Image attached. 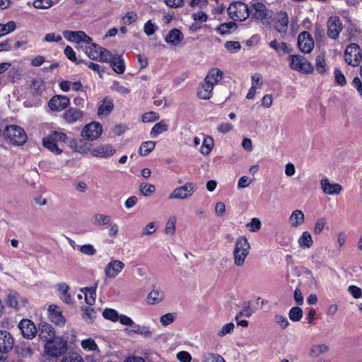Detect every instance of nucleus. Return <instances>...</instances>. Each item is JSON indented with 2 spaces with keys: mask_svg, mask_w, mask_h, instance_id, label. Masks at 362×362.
<instances>
[{
  "mask_svg": "<svg viewBox=\"0 0 362 362\" xmlns=\"http://www.w3.org/2000/svg\"><path fill=\"white\" fill-rule=\"evenodd\" d=\"M249 17L255 21H268L272 17V11L267 8L263 0H252L249 5Z\"/></svg>",
  "mask_w": 362,
  "mask_h": 362,
  "instance_id": "nucleus-1",
  "label": "nucleus"
},
{
  "mask_svg": "<svg viewBox=\"0 0 362 362\" xmlns=\"http://www.w3.org/2000/svg\"><path fill=\"white\" fill-rule=\"evenodd\" d=\"M250 245L245 236H239L235 244L233 250L234 264L237 267H243L245 259L250 254Z\"/></svg>",
  "mask_w": 362,
  "mask_h": 362,
  "instance_id": "nucleus-2",
  "label": "nucleus"
},
{
  "mask_svg": "<svg viewBox=\"0 0 362 362\" xmlns=\"http://www.w3.org/2000/svg\"><path fill=\"white\" fill-rule=\"evenodd\" d=\"M4 138L8 140L13 146H23L28 140V136L25 130L20 126L11 124L4 129Z\"/></svg>",
  "mask_w": 362,
  "mask_h": 362,
  "instance_id": "nucleus-3",
  "label": "nucleus"
},
{
  "mask_svg": "<svg viewBox=\"0 0 362 362\" xmlns=\"http://www.w3.org/2000/svg\"><path fill=\"white\" fill-rule=\"evenodd\" d=\"M67 140L68 136L65 133L54 131L42 139V144L51 152L59 155L62 152V150L58 147L59 143H65Z\"/></svg>",
  "mask_w": 362,
  "mask_h": 362,
  "instance_id": "nucleus-4",
  "label": "nucleus"
},
{
  "mask_svg": "<svg viewBox=\"0 0 362 362\" xmlns=\"http://www.w3.org/2000/svg\"><path fill=\"white\" fill-rule=\"evenodd\" d=\"M228 13L233 20L243 21L249 18V5L241 1L233 2L228 8Z\"/></svg>",
  "mask_w": 362,
  "mask_h": 362,
  "instance_id": "nucleus-5",
  "label": "nucleus"
},
{
  "mask_svg": "<svg viewBox=\"0 0 362 362\" xmlns=\"http://www.w3.org/2000/svg\"><path fill=\"white\" fill-rule=\"evenodd\" d=\"M67 351V341L60 337H57L51 341L45 344V351L47 354L58 357L62 356Z\"/></svg>",
  "mask_w": 362,
  "mask_h": 362,
  "instance_id": "nucleus-6",
  "label": "nucleus"
},
{
  "mask_svg": "<svg viewBox=\"0 0 362 362\" xmlns=\"http://www.w3.org/2000/svg\"><path fill=\"white\" fill-rule=\"evenodd\" d=\"M290 61V67L293 70L304 74H310L313 71L312 64L302 55H291Z\"/></svg>",
  "mask_w": 362,
  "mask_h": 362,
  "instance_id": "nucleus-7",
  "label": "nucleus"
},
{
  "mask_svg": "<svg viewBox=\"0 0 362 362\" xmlns=\"http://www.w3.org/2000/svg\"><path fill=\"white\" fill-rule=\"evenodd\" d=\"M346 62L353 66H358L362 59V52L360 47L355 43L350 44L344 52Z\"/></svg>",
  "mask_w": 362,
  "mask_h": 362,
  "instance_id": "nucleus-8",
  "label": "nucleus"
},
{
  "mask_svg": "<svg viewBox=\"0 0 362 362\" xmlns=\"http://www.w3.org/2000/svg\"><path fill=\"white\" fill-rule=\"evenodd\" d=\"M195 190V185L192 182H187L183 186L175 188L169 195V199H185L190 197Z\"/></svg>",
  "mask_w": 362,
  "mask_h": 362,
  "instance_id": "nucleus-9",
  "label": "nucleus"
},
{
  "mask_svg": "<svg viewBox=\"0 0 362 362\" xmlns=\"http://www.w3.org/2000/svg\"><path fill=\"white\" fill-rule=\"evenodd\" d=\"M103 132V128L99 122H93L86 125L82 132L81 136L83 139L93 141L98 139Z\"/></svg>",
  "mask_w": 362,
  "mask_h": 362,
  "instance_id": "nucleus-10",
  "label": "nucleus"
},
{
  "mask_svg": "<svg viewBox=\"0 0 362 362\" xmlns=\"http://www.w3.org/2000/svg\"><path fill=\"white\" fill-rule=\"evenodd\" d=\"M343 28L340 18L337 16H332L327 21V36L333 40L339 37Z\"/></svg>",
  "mask_w": 362,
  "mask_h": 362,
  "instance_id": "nucleus-11",
  "label": "nucleus"
},
{
  "mask_svg": "<svg viewBox=\"0 0 362 362\" xmlns=\"http://www.w3.org/2000/svg\"><path fill=\"white\" fill-rule=\"evenodd\" d=\"M64 37L69 42L80 43L84 42L85 44L91 43L92 38L88 36L85 32L78 30V31H71V30H64L63 32Z\"/></svg>",
  "mask_w": 362,
  "mask_h": 362,
  "instance_id": "nucleus-12",
  "label": "nucleus"
},
{
  "mask_svg": "<svg viewBox=\"0 0 362 362\" xmlns=\"http://www.w3.org/2000/svg\"><path fill=\"white\" fill-rule=\"evenodd\" d=\"M298 46L300 50L304 53H310L314 48V41L312 35L307 31H303L298 35Z\"/></svg>",
  "mask_w": 362,
  "mask_h": 362,
  "instance_id": "nucleus-13",
  "label": "nucleus"
},
{
  "mask_svg": "<svg viewBox=\"0 0 362 362\" xmlns=\"http://www.w3.org/2000/svg\"><path fill=\"white\" fill-rule=\"evenodd\" d=\"M13 346V339L11 334L6 330H0V360L4 354L8 353Z\"/></svg>",
  "mask_w": 362,
  "mask_h": 362,
  "instance_id": "nucleus-14",
  "label": "nucleus"
},
{
  "mask_svg": "<svg viewBox=\"0 0 362 362\" xmlns=\"http://www.w3.org/2000/svg\"><path fill=\"white\" fill-rule=\"evenodd\" d=\"M69 103L70 100L67 96L56 95L49 100L48 106L52 111L60 112L66 108Z\"/></svg>",
  "mask_w": 362,
  "mask_h": 362,
  "instance_id": "nucleus-15",
  "label": "nucleus"
},
{
  "mask_svg": "<svg viewBox=\"0 0 362 362\" xmlns=\"http://www.w3.org/2000/svg\"><path fill=\"white\" fill-rule=\"evenodd\" d=\"M22 335L27 339H33L37 334L35 325L30 320L23 319L18 324Z\"/></svg>",
  "mask_w": 362,
  "mask_h": 362,
  "instance_id": "nucleus-16",
  "label": "nucleus"
},
{
  "mask_svg": "<svg viewBox=\"0 0 362 362\" xmlns=\"http://www.w3.org/2000/svg\"><path fill=\"white\" fill-rule=\"evenodd\" d=\"M288 22L289 18L285 11H281L277 13L274 21L276 30L281 34L286 33L288 30Z\"/></svg>",
  "mask_w": 362,
  "mask_h": 362,
  "instance_id": "nucleus-17",
  "label": "nucleus"
},
{
  "mask_svg": "<svg viewBox=\"0 0 362 362\" xmlns=\"http://www.w3.org/2000/svg\"><path fill=\"white\" fill-rule=\"evenodd\" d=\"M124 268V264L119 260H111L105 267V275L110 279L116 277Z\"/></svg>",
  "mask_w": 362,
  "mask_h": 362,
  "instance_id": "nucleus-18",
  "label": "nucleus"
},
{
  "mask_svg": "<svg viewBox=\"0 0 362 362\" xmlns=\"http://www.w3.org/2000/svg\"><path fill=\"white\" fill-rule=\"evenodd\" d=\"M83 112L76 107H70L63 114V119L68 124H74L82 121Z\"/></svg>",
  "mask_w": 362,
  "mask_h": 362,
  "instance_id": "nucleus-19",
  "label": "nucleus"
},
{
  "mask_svg": "<svg viewBox=\"0 0 362 362\" xmlns=\"http://www.w3.org/2000/svg\"><path fill=\"white\" fill-rule=\"evenodd\" d=\"M320 185L323 192L329 195L339 194L343 190L341 185L330 183L327 178L321 180Z\"/></svg>",
  "mask_w": 362,
  "mask_h": 362,
  "instance_id": "nucleus-20",
  "label": "nucleus"
},
{
  "mask_svg": "<svg viewBox=\"0 0 362 362\" xmlns=\"http://www.w3.org/2000/svg\"><path fill=\"white\" fill-rule=\"evenodd\" d=\"M27 300L17 292L11 291L8 295L7 304L9 307L19 310L25 305Z\"/></svg>",
  "mask_w": 362,
  "mask_h": 362,
  "instance_id": "nucleus-21",
  "label": "nucleus"
},
{
  "mask_svg": "<svg viewBox=\"0 0 362 362\" xmlns=\"http://www.w3.org/2000/svg\"><path fill=\"white\" fill-rule=\"evenodd\" d=\"M38 336L45 344H47L55 338V333L50 325L44 323L39 327Z\"/></svg>",
  "mask_w": 362,
  "mask_h": 362,
  "instance_id": "nucleus-22",
  "label": "nucleus"
},
{
  "mask_svg": "<svg viewBox=\"0 0 362 362\" xmlns=\"http://www.w3.org/2000/svg\"><path fill=\"white\" fill-rule=\"evenodd\" d=\"M184 35L182 32L177 28H173L165 37V42L167 44L177 46L182 41Z\"/></svg>",
  "mask_w": 362,
  "mask_h": 362,
  "instance_id": "nucleus-23",
  "label": "nucleus"
},
{
  "mask_svg": "<svg viewBox=\"0 0 362 362\" xmlns=\"http://www.w3.org/2000/svg\"><path fill=\"white\" fill-rule=\"evenodd\" d=\"M115 152V150L113 147L111 145L107 144L94 148L91 151V154L95 157L107 158L112 156Z\"/></svg>",
  "mask_w": 362,
  "mask_h": 362,
  "instance_id": "nucleus-24",
  "label": "nucleus"
},
{
  "mask_svg": "<svg viewBox=\"0 0 362 362\" xmlns=\"http://www.w3.org/2000/svg\"><path fill=\"white\" fill-rule=\"evenodd\" d=\"M214 86L204 80L197 88V96L200 99L208 100L212 96Z\"/></svg>",
  "mask_w": 362,
  "mask_h": 362,
  "instance_id": "nucleus-25",
  "label": "nucleus"
},
{
  "mask_svg": "<svg viewBox=\"0 0 362 362\" xmlns=\"http://www.w3.org/2000/svg\"><path fill=\"white\" fill-rule=\"evenodd\" d=\"M223 76V73L218 68L211 69L204 78V81L211 84L214 87L217 84Z\"/></svg>",
  "mask_w": 362,
  "mask_h": 362,
  "instance_id": "nucleus-26",
  "label": "nucleus"
},
{
  "mask_svg": "<svg viewBox=\"0 0 362 362\" xmlns=\"http://www.w3.org/2000/svg\"><path fill=\"white\" fill-rule=\"evenodd\" d=\"M49 318L50 320L58 326H63L65 322V318L62 313L58 310L56 305H51L49 307Z\"/></svg>",
  "mask_w": 362,
  "mask_h": 362,
  "instance_id": "nucleus-27",
  "label": "nucleus"
},
{
  "mask_svg": "<svg viewBox=\"0 0 362 362\" xmlns=\"http://www.w3.org/2000/svg\"><path fill=\"white\" fill-rule=\"evenodd\" d=\"M305 221L304 213L299 209L294 210L288 218V222L292 228H297Z\"/></svg>",
  "mask_w": 362,
  "mask_h": 362,
  "instance_id": "nucleus-28",
  "label": "nucleus"
},
{
  "mask_svg": "<svg viewBox=\"0 0 362 362\" xmlns=\"http://www.w3.org/2000/svg\"><path fill=\"white\" fill-rule=\"evenodd\" d=\"M164 292L161 289L153 288L147 296L148 303L150 305L158 304L164 299Z\"/></svg>",
  "mask_w": 362,
  "mask_h": 362,
  "instance_id": "nucleus-29",
  "label": "nucleus"
},
{
  "mask_svg": "<svg viewBox=\"0 0 362 362\" xmlns=\"http://www.w3.org/2000/svg\"><path fill=\"white\" fill-rule=\"evenodd\" d=\"M57 289L59 293L60 298L66 304L72 303L71 298L69 293V286L66 283H62L57 285Z\"/></svg>",
  "mask_w": 362,
  "mask_h": 362,
  "instance_id": "nucleus-30",
  "label": "nucleus"
},
{
  "mask_svg": "<svg viewBox=\"0 0 362 362\" xmlns=\"http://www.w3.org/2000/svg\"><path fill=\"white\" fill-rule=\"evenodd\" d=\"M114 107L112 100L110 98L105 97L102 105L99 107L98 114L99 116H106L109 115Z\"/></svg>",
  "mask_w": 362,
  "mask_h": 362,
  "instance_id": "nucleus-31",
  "label": "nucleus"
},
{
  "mask_svg": "<svg viewBox=\"0 0 362 362\" xmlns=\"http://www.w3.org/2000/svg\"><path fill=\"white\" fill-rule=\"evenodd\" d=\"M110 66L117 74H123L125 71V64L121 55L115 56L110 61Z\"/></svg>",
  "mask_w": 362,
  "mask_h": 362,
  "instance_id": "nucleus-32",
  "label": "nucleus"
},
{
  "mask_svg": "<svg viewBox=\"0 0 362 362\" xmlns=\"http://www.w3.org/2000/svg\"><path fill=\"white\" fill-rule=\"evenodd\" d=\"M30 88L34 95H42L45 90V85L41 78H36L32 81Z\"/></svg>",
  "mask_w": 362,
  "mask_h": 362,
  "instance_id": "nucleus-33",
  "label": "nucleus"
},
{
  "mask_svg": "<svg viewBox=\"0 0 362 362\" xmlns=\"http://www.w3.org/2000/svg\"><path fill=\"white\" fill-rule=\"evenodd\" d=\"M329 346L326 344H317L311 346L310 349V356L311 357H317L329 351Z\"/></svg>",
  "mask_w": 362,
  "mask_h": 362,
  "instance_id": "nucleus-34",
  "label": "nucleus"
},
{
  "mask_svg": "<svg viewBox=\"0 0 362 362\" xmlns=\"http://www.w3.org/2000/svg\"><path fill=\"white\" fill-rule=\"evenodd\" d=\"M89 45V47L86 49V54L88 55V57L90 59H93V60H98V58H100V52L102 50V47H100V45L95 44V43H93L91 42V43L88 44Z\"/></svg>",
  "mask_w": 362,
  "mask_h": 362,
  "instance_id": "nucleus-35",
  "label": "nucleus"
},
{
  "mask_svg": "<svg viewBox=\"0 0 362 362\" xmlns=\"http://www.w3.org/2000/svg\"><path fill=\"white\" fill-rule=\"evenodd\" d=\"M111 222V216L103 214H95L93 217V223L96 226L108 225Z\"/></svg>",
  "mask_w": 362,
  "mask_h": 362,
  "instance_id": "nucleus-36",
  "label": "nucleus"
},
{
  "mask_svg": "<svg viewBox=\"0 0 362 362\" xmlns=\"http://www.w3.org/2000/svg\"><path fill=\"white\" fill-rule=\"evenodd\" d=\"M168 129V125L164 120H161L152 127L150 135L152 138H156L158 135L166 132Z\"/></svg>",
  "mask_w": 362,
  "mask_h": 362,
  "instance_id": "nucleus-37",
  "label": "nucleus"
},
{
  "mask_svg": "<svg viewBox=\"0 0 362 362\" xmlns=\"http://www.w3.org/2000/svg\"><path fill=\"white\" fill-rule=\"evenodd\" d=\"M85 296V301L88 305H93L95 301L96 287L83 288L81 289Z\"/></svg>",
  "mask_w": 362,
  "mask_h": 362,
  "instance_id": "nucleus-38",
  "label": "nucleus"
},
{
  "mask_svg": "<svg viewBox=\"0 0 362 362\" xmlns=\"http://www.w3.org/2000/svg\"><path fill=\"white\" fill-rule=\"evenodd\" d=\"M300 247L310 248L313 244L312 235L308 231H304L298 240Z\"/></svg>",
  "mask_w": 362,
  "mask_h": 362,
  "instance_id": "nucleus-39",
  "label": "nucleus"
},
{
  "mask_svg": "<svg viewBox=\"0 0 362 362\" xmlns=\"http://www.w3.org/2000/svg\"><path fill=\"white\" fill-rule=\"evenodd\" d=\"M269 47L274 49L276 52H282L284 54L291 53V49L284 42H279L276 40L270 42Z\"/></svg>",
  "mask_w": 362,
  "mask_h": 362,
  "instance_id": "nucleus-40",
  "label": "nucleus"
},
{
  "mask_svg": "<svg viewBox=\"0 0 362 362\" xmlns=\"http://www.w3.org/2000/svg\"><path fill=\"white\" fill-rule=\"evenodd\" d=\"M155 146L156 141H148L142 142L139 153L142 156H146L155 148Z\"/></svg>",
  "mask_w": 362,
  "mask_h": 362,
  "instance_id": "nucleus-41",
  "label": "nucleus"
},
{
  "mask_svg": "<svg viewBox=\"0 0 362 362\" xmlns=\"http://www.w3.org/2000/svg\"><path fill=\"white\" fill-rule=\"evenodd\" d=\"M214 146V140L211 136H207L204 139L202 144L200 148V152L207 156L210 153Z\"/></svg>",
  "mask_w": 362,
  "mask_h": 362,
  "instance_id": "nucleus-42",
  "label": "nucleus"
},
{
  "mask_svg": "<svg viewBox=\"0 0 362 362\" xmlns=\"http://www.w3.org/2000/svg\"><path fill=\"white\" fill-rule=\"evenodd\" d=\"M202 362H226L221 356L210 352L204 353L202 355Z\"/></svg>",
  "mask_w": 362,
  "mask_h": 362,
  "instance_id": "nucleus-43",
  "label": "nucleus"
},
{
  "mask_svg": "<svg viewBox=\"0 0 362 362\" xmlns=\"http://www.w3.org/2000/svg\"><path fill=\"white\" fill-rule=\"evenodd\" d=\"M16 28V24L14 21H8L6 24L0 23V37L8 33H12Z\"/></svg>",
  "mask_w": 362,
  "mask_h": 362,
  "instance_id": "nucleus-44",
  "label": "nucleus"
},
{
  "mask_svg": "<svg viewBox=\"0 0 362 362\" xmlns=\"http://www.w3.org/2000/svg\"><path fill=\"white\" fill-rule=\"evenodd\" d=\"M253 313L254 311L250 307V302H245L242 305L241 310L235 316V320H238L242 316L250 317Z\"/></svg>",
  "mask_w": 362,
  "mask_h": 362,
  "instance_id": "nucleus-45",
  "label": "nucleus"
},
{
  "mask_svg": "<svg viewBox=\"0 0 362 362\" xmlns=\"http://www.w3.org/2000/svg\"><path fill=\"white\" fill-rule=\"evenodd\" d=\"M155 191L156 187L154 185L143 182L139 185V192L144 197L151 196Z\"/></svg>",
  "mask_w": 362,
  "mask_h": 362,
  "instance_id": "nucleus-46",
  "label": "nucleus"
},
{
  "mask_svg": "<svg viewBox=\"0 0 362 362\" xmlns=\"http://www.w3.org/2000/svg\"><path fill=\"white\" fill-rule=\"evenodd\" d=\"M83 319L88 323L93 322L94 319L96 317V312L94 309L90 308V307L83 308Z\"/></svg>",
  "mask_w": 362,
  "mask_h": 362,
  "instance_id": "nucleus-47",
  "label": "nucleus"
},
{
  "mask_svg": "<svg viewBox=\"0 0 362 362\" xmlns=\"http://www.w3.org/2000/svg\"><path fill=\"white\" fill-rule=\"evenodd\" d=\"M325 57V54H320L316 57L315 59V69L320 74L325 72L326 69Z\"/></svg>",
  "mask_w": 362,
  "mask_h": 362,
  "instance_id": "nucleus-48",
  "label": "nucleus"
},
{
  "mask_svg": "<svg viewBox=\"0 0 362 362\" xmlns=\"http://www.w3.org/2000/svg\"><path fill=\"white\" fill-rule=\"evenodd\" d=\"M64 53L65 56L71 62L76 63V64H80L83 62V60L78 59L76 57V52L72 49V47L69 45H67L64 50Z\"/></svg>",
  "mask_w": 362,
  "mask_h": 362,
  "instance_id": "nucleus-49",
  "label": "nucleus"
},
{
  "mask_svg": "<svg viewBox=\"0 0 362 362\" xmlns=\"http://www.w3.org/2000/svg\"><path fill=\"white\" fill-rule=\"evenodd\" d=\"M288 317L293 322L299 321L303 317L302 309L298 306L293 307L288 313Z\"/></svg>",
  "mask_w": 362,
  "mask_h": 362,
  "instance_id": "nucleus-50",
  "label": "nucleus"
},
{
  "mask_svg": "<svg viewBox=\"0 0 362 362\" xmlns=\"http://www.w3.org/2000/svg\"><path fill=\"white\" fill-rule=\"evenodd\" d=\"M177 223V218L175 216H172L169 218L168 220L165 228V232L166 234L173 235L175 233V225Z\"/></svg>",
  "mask_w": 362,
  "mask_h": 362,
  "instance_id": "nucleus-51",
  "label": "nucleus"
},
{
  "mask_svg": "<svg viewBox=\"0 0 362 362\" xmlns=\"http://www.w3.org/2000/svg\"><path fill=\"white\" fill-rule=\"evenodd\" d=\"M237 25L233 22H230L228 23H222L217 28V31L219 32L220 34L224 35L226 33H230L232 30H235Z\"/></svg>",
  "mask_w": 362,
  "mask_h": 362,
  "instance_id": "nucleus-52",
  "label": "nucleus"
},
{
  "mask_svg": "<svg viewBox=\"0 0 362 362\" xmlns=\"http://www.w3.org/2000/svg\"><path fill=\"white\" fill-rule=\"evenodd\" d=\"M132 331L134 333L140 334L145 337H151L152 334V332L150 328L147 326H140L139 325H136L134 323Z\"/></svg>",
  "mask_w": 362,
  "mask_h": 362,
  "instance_id": "nucleus-53",
  "label": "nucleus"
},
{
  "mask_svg": "<svg viewBox=\"0 0 362 362\" xmlns=\"http://www.w3.org/2000/svg\"><path fill=\"white\" fill-rule=\"evenodd\" d=\"M103 316L107 320H110L112 322H117L119 319V315L118 313L111 308H106L103 312Z\"/></svg>",
  "mask_w": 362,
  "mask_h": 362,
  "instance_id": "nucleus-54",
  "label": "nucleus"
},
{
  "mask_svg": "<svg viewBox=\"0 0 362 362\" xmlns=\"http://www.w3.org/2000/svg\"><path fill=\"white\" fill-rule=\"evenodd\" d=\"M235 325L233 322H228L224 325L221 329L218 332L217 335L222 337L228 334H230L233 332Z\"/></svg>",
  "mask_w": 362,
  "mask_h": 362,
  "instance_id": "nucleus-55",
  "label": "nucleus"
},
{
  "mask_svg": "<svg viewBox=\"0 0 362 362\" xmlns=\"http://www.w3.org/2000/svg\"><path fill=\"white\" fill-rule=\"evenodd\" d=\"M81 344L82 348L87 351H95L98 349L96 343L90 338L83 340Z\"/></svg>",
  "mask_w": 362,
  "mask_h": 362,
  "instance_id": "nucleus-56",
  "label": "nucleus"
},
{
  "mask_svg": "<svg viewBox=\"0 0 362 362\" xmlns=\"http://www.w3.org/2000/svg\"><path fill=\"white\" fill-rule=\"evenodd\" d=\"M112 90L122 94V95H127L130 93V90L124 86H122L118 81H114L112 86H111Z\"/></svg>",
  "mask_w": 362,
  "mask_h": 362,
  "instance_id": "nucleus-57",
  "label": "nucleus"
},
{
  "mask_svg": "<svg viewBox=\"0 0 362 362\" xmlns=\"http://www.w3.org/2000/svg\"><path fill=\"white\" fill-rule=\"evenodd\" d=\"M225 48L230 53H235L241 49V45L237 41H227L225 43Z\"/></svg>",
  "mask_w": 362,
  "mask_h": 362,
  "instance_id": "nucleus-58",
  "label": "nucleus"
},
{
  "mask_svg": "<svg viewBox=\"0 0 362 362\" xmlns=\"http://www.w3.org/2000/svg\"><path fill=\"white\" fill-rule=\"evenodd\" d=\"M100 58H98V60L100 61V62H110L111 60H112L113 57H115V55L112 54V53L102 47V50L100 51Z\"/></svg>",
  "mask_w": 362,
  "mask_h": 362,
  "instance_id": "nucleus-59",
  "label": "nucleus"
},
{
  "mask_svg": "<svg viewBox=\"0 0 362 362\" xmlns=\"http://www.w3.org/2000/svg\"><path fill=\"white\" fill-rule=\"evenodd\" d=\"M52 0H35L33 2V6L38 9H47L52 6Z\"/></svg>",
  "mask_w": 362,
  "mask_h": 362,
  "instance_id": "nucleus-60",
  "label": "nucleus"
},
{
  "mask_svg": "<svg viewBox=\"0 0 362 362\" xmlns=\"http://www.w3.org/2000/svg\"><path fill=\"white\" fill-rule=\"evenodd\" d=\"M247 227L251 232H257L261 228L262 223L258 218H252L250 222L247 223Z\"/></svg>",
  "mask_w": 362,
  "mask_h": 362,
  "instance_id": "nucleus-61",
  "label": "nucleus"
},
{
  "mask_svg": "<svg viewBox=\"0 0 362 362\" xmlns=\"http://www.w3.org/2000/svg\"><path fill=\"white\" fill-rule=\"evenodd\" d=\"M8 76L12 82L19 81L21 77V70L19 67H12L8 71Z\"/></svg>",
  "mask_w": 362,
  "mask_h": 362,
  "instance_id": "nucleus-62",
  "label": "nucleus"
},
{
  "mask_svg": "<svg viewBox=\"0 0 362 362\" xmlns=\"http://www.w3.org/2000/svg\"><path fill=\"white\" fill-rule=\"evenodd\" d=\"M79 250L81 253L92 256L96 253V250L93 247V245L90 244H86L79 247Z\"/></svg>",
  "mask_w": 362,
  "mask_h": 362,
  "instance_id": "nucleus-63",
  "label": "nucleus"
},
{
  "mask_svg": "<svg viewBox=\"0 0 362 362\" xmlns=\"http://www.w3.org/2000/svg\"><path fill=\"white\" fill-rule=\"evenodd\" d=\"M175 313H167L160 317V322L162 325L167 326L173 323L175 319Z\"/></svg>",
  "mask_w": 362,
  "mask_h": 362,
  "instance_id": "nucleus-64",
  "label": "nucleus"
}]
</instances>
